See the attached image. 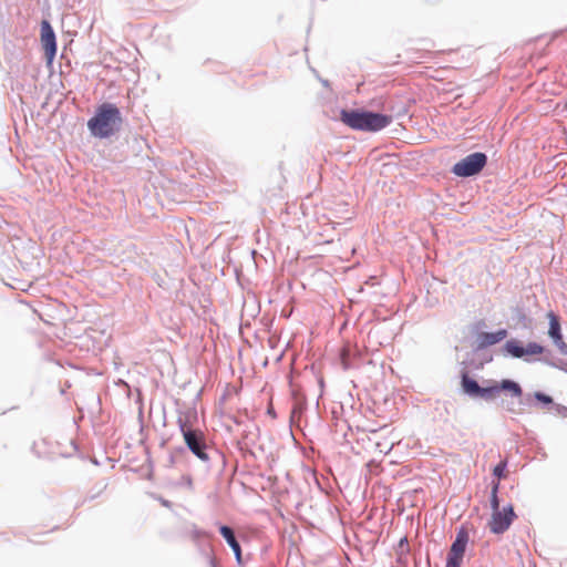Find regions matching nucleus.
Segmentation results:
<instances>
[{"instance_id": "f257e3e1", "label": "nucleus", "mask_w": 567, "mask_h": 567, "mask_svg": "<svg viewBox=\"0 0 567 567\" xmlns=\"http://www.w3.org/2000/svg\"><path fill=\"white\" fill-rule=\"evenodd\" d=\"M122 115L118 107L112 103L101 104L87 122V127L93 136L106 138L115 134L121 124Z\"/></svg>"}, {"instance_id": "f03ea898", "label": "nucleus", "mask_w": 567, "mask_h": 567, "mask_svg": "<svg viewBox=\"0 0 567 567\" xmlns=\"http://www.w3.org/2000/svg\"><path fill=\"white\" fill-rule=\"evenodd\" d=\"M341 121L353 130L359 131H379L392 122L389 115L363 112V111H341Z\"/></svg>"}, {"instance_id": "7ed1b4c3", "label": "nucleus", "mask_w": 567, "mask_h": 567, "mask_svg": "<svg viewBox=\"0 0 567 567\" xmlns=\"http://www.w3.org/2000/svg\"><path fill=\"white\" fill-rule=\"evenodd\" d=\"M487 157L484 153L476 152L467 155L452 167V173L460 177H468L478 174L486 165Z\"/></svg>"}, {"instance_id": "20e7f679", "label": "nucleus", "mask_w": 567, "mask_h": 567, "mask_svg": "<svg viewBox=\"0 0 567 567\" xmlns=\"http://www.w3.org/2000/svg\"><path fill=\"white\" fill-rule=\"evenodd\" d=\"M502 391L508 392L513 398H520L523 394V390L517 382L503 380L499 383L493 382L488 386H482L478 398L485 401H494L499 396Z\"/></svg>"}, {"instance_id": "39448f33", "label": "nucleus", "mask_w": 567, "mask_h": 567, "mask_svg": "<svg viewBox=\"0 0 567 567\" xmlns=\"http://www.w3.org/2000/svg\"><path fill=\"white\" fill-rule=\"evenodd\" d=\"M178 424L183 433L187 447L200 460L207 461L208 455L205 452V444L203 434L198 431H194L192 426L187 425V422L178 419Z\"/></svg>"}, {"instance_id": "423d86ee", "label": "nucleus", "mask_w": 567, "mask_h": 567, "mask_svg": "<svg viewBox=\"0 0 567 567\" xmlns=\"http://www.w3.org/2000/svg\"><path fill=\"white\" fill-rule=\"evenodd\" d=\"M515 518L516 514L513 506H504L502 509L492 512L488 528L493 534H503L509 528Z\"/></svg>"}, {"instance_id": "0eeeda50", "label": "nucleus", "mask_w": 567, "mask_h": 567, "mask_svg": "<svg viewBox=\"0 0 567 567\" xmlns=\"http://www.w3.org/2000/svg\"><path fill=\"white\" fill-rule=\"evenodd\" d=\"M467 543L468 533L465 528H461L450 548L446 567H462Z\"/></svg>"}, {"instance_id": "6e6552de", "label": "nucleus", "mask_w": 567, "mask_h": 567, "mask_svg": "<svg viewBox=\"0 0 567 567\" xmlns=\"http://www.w3.org/2000/svg\"><path fill=\"white\" fill-rule=\"evenodd\" d=\"M41 44L47 61L51 63L56 54V41L54 31L47 20L41 22Z\"/></svg>"}, {"instance_id": "1a4fd4ad", "label": "nucleus", "mask_w": 567, "mask_h": 567, "mask_svg": "<svg viewBox=\"0 0 567 567\" xmlns=\"http://www.w3.org/2000/svg\"><path fill=\"white\" fill-rule=\"evenodd\" d=\"M219 532H220L221 536L225 538V540L227 542V544L233 549L236 560L238 563H241V548L235 537L234 530L230 527L223 525V526H220Z\"/></svg>"}, {"instance_id": "9d476101", "label": "nucleus", "mask_w": 567, "mask_h": 567, "mask_svg": "<svg viewBox=\"0 0 567 567\" xmlns=\"http://www.w3.org/2000/svg\"><path fill=\"white\" fill-rule=\"evenodd\" d=\"M507 337V331L505 329H501L496 332H482L478 336V344L480 348H486L493 344L498 343Z\"/></svg>"}, {"instance_id": "9b49d317", "label": "nucleus", "mask_w": 567, "mask_h": 567, "mask_svg": "<svg viewBox=\"0 0 567 567\" xmlns=\"http://www.w3.org/2000/svg\"><path fill=\"white\" fill-rule=\"evenodd\" d=\"M547 318L549 320L548 336L553 339V341L560 340L563 334L559 318L553 311L547 313Z\"/></svg>"}, {"instance_id": "f8f14e48", "label": "nucleus", "mask_w": 567, "mask_h": 567, "mask_svg": "<svg viewBox=\"0 0 567 567\" xmlns=\"http://www.w3.org/2000/svg\"><path fill=\"white\" fill-rule=\"evenodd\" d=\"M462 388L463 391L473 398H478L482 386L480 384L471 379L466 373L462 377Z\"/></svg>"}, {"instance_id": "ddd939ff", "label": "nucleus", "mask_w": 567, "mask_h": 567, "mask_svg": "<svg viewBox=\"0 0 567 567\" xmlns=\"http://www.w3.org/2000/svg\"><path fill=\"white\" fill-rule=\"evenodd\" d=\"M505 350L514 358H525V347L516 340H509L505 343Z\"/></svg>"}, {"instance_id": "4468645a", "label": "nucleus", "mask_w": 567, "mask_h": 567, "mask_svg": "<svg viewBox=\"0 0 567 567\" xmlns=\"http://www.w3.org/2000/svg\"><path fill=\"white\" fill-rule=\"evenodd\" d=\"M498 489H499V482L495 481L492 483V491H491V507L493 511H498L499 508V501H498Z\"/></svg>"}, {"instance_id": "2eb2a0df", "label": "nucleus", "mask_w": 567, "mask_h": 567, "mask_svg": "<svg viewBox=\"0 0 567 567\" xmlns=\"http://www.w3.org/2000/svg\"><path fill=\"white\" fill-rule=\"evenodd\" d=\"M545 351V348L536 342H529L525 347V359L530 355H539L543 354Z\"/></svg>"}, {"instance_id": "dca6fc26", "label": "nucleus", "mask_w": 567, "mask_h": 567, "mask_svg": "<svg viewBox=\"0 0 567 567\" xmlns=\"http://www.w3.org/2000/svg\"><path fill=\"white\" fill-rule=\"evenodd\" d=\"M340 361L343 369H349L351 367L350 361V347L349 344H344L340 350Z\"/></svg>"}, {"instance_id": "f3484780", "label": "nucleus", "mask_w": 567, "mask_h": 567, "mask_svg": "<svg viewBox=\"0 0 567 567\" xmlns=\"http://www.w3.org/2000/svg\"><path fill=\"white\" fill-rule=\"evenodd\" d=\"M507 463L506 461L499 462L493 470V474L497 477V481L499 482L501 478L505 477V470H506Z\"/></svg>"}, {"instance_id": "a211bd4d", "label": "nucleus", "mask_w": 567, "mask_h": 567, "mask_svg": "<svg viewBox=\"0 0 567 567\" xmlns=\"http://www.w3.org/2000/svg\"><path fill=\"white\" fill-rule=\"evenodd\" d=\"M554 343L563 354L567 355V343L564 341L563 338L560 340L554 341Z\"/></svg>"}, {"instance_id": "6ab92c4d", "label": "nucleus", "mask_w": 567, "mask_h": 567, "mask_svg": "<svg viewBox=\"0 0 567 567\" xmlns=\"http://www.w3.org/2000/svg\"><path fill=\"white\" fill-rule=\"evenodd\" d=\"M535 398H536L538 401L543 402V403H546V404L551 403V398H550V396H548V395H546V394H544V393L537 392V393L535 394Z\"/></svg>"}, {"instance_id": "aec40b11", "label": "nucleus", "mask_w": 567, "mask_h": 567, "mask_svg": "<svg viewBox=\"0 0 567 567\" xmlns=\"http://www.w3.org/2000/svg\"><path fill=\"white\" fill-rule=\"evenodd\" d=\"M394 445V442H390L389 444H385L384 446H382L379 442H377V446L380 449V452H389Z\"/></svg>"}]
</instances>
